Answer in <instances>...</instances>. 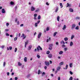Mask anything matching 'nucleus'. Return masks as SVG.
Here are the masks:
<instances>
[{
  "instance_id": "nucleus-24",
  "label": "nucleus",
  "mask_w": 80,
  "mask_h": 80,
  "mask_svg": "<svg viewBox=\"0 0 80 80\" xmlns=\"http://www.w3.org/2000/svg\"><path fill=\"white\" fill-rule=\"evenodd\" d=\"M73 38H74V35H72L71 36V40H72V39H73Z\"/></svg>"
},
{
  "instance_id": "nucleus-18",
  "label": "nucleus",
  "mask_w": 80,
  "mask_h": 80,
  "mask_svg": "<svg viewBox=\"0 0 80 80\" xmlns=\"http://www.w3.org/2000/svg\"><path fill=\"white\" fill-rule=\"evenodd\" d=\"M57 34V32H55L54 33L53 37H55L56 35Z\"/></svg>"
},
{
  "instance_id": "nucleus-43",
  "label": "nucleus",
  "mask_w": 80,
  "mask_h": 80,
  "mask_svg": "<svg viewBox=\"0 0 80 80\" xmlns=\"http://www.w3.org/2000/svg\"><path fill=\"white\" fill-rule=\"evenodd\" d=\"M17 40V37H16L14 38V41H16Z\"/></svg>"
},
{
  "instance_id": "nucleus-2",
  "label": "nucleus",
  "mask_w": 80,
  "mask_h": 80,
  "mask_svg": "<svg viewBox=\"0 0 80 80\" xmlns=\"http://www.w3.org/2000/svg\"><path fill=\"white\" fill-rule=\"evenodd\" d=\"M53 46V45L52 44H51L49 45V50H52V47Z\"/></svg>"
},
{
  "instance_id": "nucleus-37",
  "label": "nucleus",
  "mask_w": 80,
  "mask_h": 80,
  "mask_svg": "<svg viewBox=\"0 0 80 80\" xmlns=\"http://www.w3.org/2000/svg\"><path fill=\"white\" fill-rule=\"evenodd\" d=\"M69 66L70 68H71L72 67V63H70L69 64Z\"/></svg>"
},
{
  "instance_id": "nucleus-40",
  "label": "nucleus",
  "mask_w": 80,
  "mask_h": 80,
  "mask_svg": "<svg viewBox=\"0 0 80 80\" xmlns=\"http://www.w3.org/2000/svg\"><path fill=\"white\" fill-rule=\"evenodd\" d=\"M17 48H16L14 49L15 52H17Z\"/></svg>"
},
{
  "instance_id": "nucleus-47",
  "label": "nucleus",
  "mask_w": 80,
  "mask_h": 80,
  "mask_svg": "<svg viewBox=\"0 0 80 80\" xmlns=\"http://www.w3.org/2000/svg\"><path fill=\"white\" fill-rule=\"evenodd\" d=\"M69 73L71 75H73V72L72 71H70Z\"/></svg>"
},
{
  "instance_id": "nucleus-20",
  "label": "nucleus",
  "mask_w": 80,
  "mask_h": 80,
  "mask_svg": "<svg viewBox=\"0 0 80 80\" xmlns=\"http://www.w3.org/2000/svg\"><path fill=\"white\" fill-rule=\"evenodd\" d=\"M59 19H60V17H59V16H58L57 17V20L58 22H59Z\"/></svg>"
},
{
  "instance_id": "nucleus-59",
  "label": "nucleus",
  "mask_w": 80,
  "mask_h": 80,
  "mask_svg": "<svg viewBox=\"0 0 80 80\" xmlns=\"http://www.w3.org/2000/svg\"><path fill=\"white\" fill-rule=\"evenodd\" d=\"M4 47H5V46H2L1 47V48H4Z\"/></svg>"
},
{
  "instance_id": "nucleus-6",
  "label": "nucleus",
  "mask_w": 80,
  "mask_h": 80,
  "mask_svg": "<svg viewBox=\"0 0 80 80\" xmlns=\"http://www.w3.org/2000/svg\"><path fill=\"white\" fill-rule=\"evenodd\" d=\"M52 54H50L48 55V57L49 58H52Z\"/></svg>"
},
{
  "instance_id": "nucleus-30",
  "label": "nucleus",
  "mask_w": 80,
  "mask_h": 80,
  "mask_svg": "<svg viewBox=\"0 0 80 80\" xmlns=\"http://www.w3.org/2000/svg\"><path fill=\"white\" fill-rule=\"evenodd\" d=\"M65 41H67L68 40V38L67 37H66L64 38Z\"/></svg>"
},
{
  "instance_id": "nucleus-58",
  "label": "nucleus",
  "mask_w": 80,
  "mask_h": 80,
  "mask_svg": "<svg viewBox=\"0 0 80 80\" xmlns=\"http://www.w3.org/2000/svg\"><path fill=\"white\" fill-rule=\"evenodd\" d=\"M20 27H23V24H21L20 25Z\"/></svg>"
},
{
  "instance_id": "nucleus-64",
  "label": "nucleus",
  "mask_w": 80,
  "mask_h": 80,
  "mask_svg": "<svg viewBox=\"0 0 80 80\" xmlns=\"http://www.w3.org/2000/svg\"><path fill=\"white\" fill-rule=\"evenodd\" d=\"M44 33H46V30L44 29Z\"/></svg>"
},
{
  "instance_id": "nucleus-7",
  "label": "nucleus",
  "mask_w": 80,
  "mask_h": 80,
  "mask_svg": "<svg viewBox=\"0 0 80 80\" xmlns=\"http://www.w3.org/2000/svg\"><path fill=\"white\" fill-rule=\"evenodd\" d=\"M21 37H23V39H25L26 38V36H25V34L23 33L22 34V35L21 36Z\"/></svg>"
},
{
  "instance_id": "nucleus-61",
  "label": "nucleus",
  "mask_w": 80,
  "mask_h": 80,
  "mask_svg": "<svg viewBox=\"0 0 80 80\" xmlns=\"http://www.w3.org/2000/svg\"><path fill=\"white\" fill-rule=\"evenodd\" d=\"M42 75H45V72H43L42 73Z\"/></svg>"
},
{
  "instance_id": "nucleus-17",
  "label": "nucleus",
  "mask_w": 80,
  "mask_h": 80,
  "mask_svg": "<svg viewBox=\"0 0 80 80\" xmlns=\"http://www.w3.org/2000/svg\"><path fill=\"white\" fill-rule=\"evenodd\" d=\"M31 48H32V46H31V45L29 46L28 48V50H31Z\"/></svg>"
},
{
  "instance_id": "nucleus-50",
  "label": "nucleus",
  "mask_w": 80,
  "mask_h": 80,
  "mask_svg": "<svg viewBox=\"0 0 80 80\" xmlns=\"http://www.w3.org/2000/svg\"><path fill=\"white\" fill-rule=\"evenodd\" d=\"M30 74L28 75L27 76V78H29V77H30Z\"/></svg>"
},
{
  "instance_id": "nucleus-56",
  "label": "nucleus",
  "mask_w": 80,
  "mask_h": 80,
  "mask_svg": "<svg viewBox=\"0 0 80 80\" xmlns=\"http://www.w3.org/2000/svg\"><path fill=\"white\" fill-rule=\"evenodd\" d=\"M14 75V73L13 72H12L11 74V75L12 76H13Z\"/></svg>"
},
{
  "instance_id": "nucleus-12",
  "label": "nucleus",
  "mask_w": 80,
  "mask_h": 80,
  "mask_svg": "<svg viewBox=\"0 0 80 80\" xmlns=\"http://www.w3.org/2000/svg\"><path fill=\"white\" fill-rule=\"evenodd\" d=\"M61 68V67L60 66H59L57 68V70L58 71H59L60 70V69Z\"/></svg>"
},
{
  "instance_id": "nucleus-13",
  "label": "nucleus",
  "mask_w": 80,
  "mask_h": 80,
  "mask_svg": "<svg viewBox=\"0 0 80 80\" xmlns=\"http://www.w3.org/2000/svg\"><path fill=\"white\" fill-rule=\"evenodd\" d=\"M45 64L47 66H48L50 65V63L48 62H45Z\"/></svg>"
},
{
  "instance_id": "nucleus-52",
  "label": "nucleus",
  "mask_w": 80,
  "mask_h": 80,
  "mask_svg": "<svg viewBox=\"0 0 80 80\" xmlns=\"http://www.w3.org/2000/svg\"><path fill=\"white\" fill-rule=\"evenodd\" d=\"M44 68L45 70H47V67L46 66H44Z\"/></svg>"
},
{
  "instance_id": "nucleus-55",
  "label": "nucleus",
  "mask_w": 80,
  "mask_h": 80,
  "mask_svg": "<svg viewBox=\"0 0 80 80\" xmlns=\"http://www.w3.org/2000/svg\"><path fill=\"white\" fill-rule=\"evenodd\" d=\"M15 80H18V78L15 77Z\"/></svg>"
},
{
  "instance_id": "nucleus-9",
  "label": "nucleus",
  "mask_w": 80,
  "mask_h": 80,
  "mask_svg": "<svg viewBox=\"0 0 80 80\" xmlns=\"http://www.w3.org/2000/svg\"><path fill=\"white\" fill-rule=\"evenodd\" d=\"M35 10V8H34L32 6L31 7V11H34Z\"/></svg>"
},
{
  "instance_id": "nucleus-23",
  "label": "nucleus",
  "mask_w": 80,
  "mask_h": 80,
  "mask_svg": "<svg viewBox=\"0 0 80 80\" xmlns=\"http://www.w3.org/2000/svg\"><path fill=\"white\" fill-rule=\"evenodd\" d=\"M10 4L11 5H14V2L12 1L11 2H10Z\"/></svg>"
},
{
  "instance_id": "nucleus-1",
  "label": "nucleus",
  "mask_w": 80,
  "mask_h": 80,
  "mask_svg": "<svg viewBox=\"0 0 80 80\" xmlns=\"http://www.w3.org/2000/svg\"><path fill=\"white\" fill-rule=\"evenodd\" d=\"M37 50L38 52H39L40 50H42V48L40 47V46H38V47H37Z\"/></svg>"
},
{
  "instance_id": "nucleus-19",
  "label": "nucleus",
  "mask_w": 80,
  "mask_h": 80,
  "mask_svg": "<svg viewBox=\"0 0 80 80\" xmlns=\"http://www.w3.org/2000/svg\"><path fill=\"white\" fill-rule=\"evenodd\" d=\"M63 64V62H61L59 63V65L60 66L61 65H62Z\"/></svg>"
},
{
  "instance_id": "nucleus-26",
  "label": "nucleus",
  "mask_w": 80,
  "mask_h": 80,
  "mask_svg": "<svg viewBox=\"0 0 80 80\" xmlns=\"http://www.w3.org/2000/svg\"><path fill=\"white\" fill-rule=\"evenodd\" d=\"M35 27H37L38 26V24H37V23L36 22L35 24Z\"/></svg>"
},
{
  "instance_id": "nucleus-16",
  "label": "nucleus",
  "mask_w": 80,
  "mask_h": 80,
  "mask_svg": "<svg viewBox=\"0 0 80 80\" xmlns=\"http://www.w3.org/2000/svg\"><path fill=\"white\" fill-rule=\"evenodd\" d=\"M37 58H38L39 59L40 58V55H39L38 53L37 54Z\"/></svg>"
},
{
  "instance_id": "nucleus-42",
  "label": "nucleus",
  "mask_w": 80,
  "mask_h": 80,
  "mask_svg": "<svg viewBox=\"0 0 80 80\" xmlns=\"http://www.w3.org/2000/svg\"><path fill=\"white\" fill-rule=\"evenodd\" d=\"M6 63V62H3V66L4 67H5V64Z\"/></svg>"
},
{
  "instance_id": "nucleus-31",
  "label": "nucleus",
  "mask_w": 80,
  "mask_h": 80,
  "mask_svg": "<svg viewBox=\"0 0 80 80\" xmlns=\"http://www.w3.org/2000/svg\"><path fill=\"white\" fill-rule=\"evenodd\" d=\"M61 44H62V43H63V44H65V42H64V41H62L61 42Z\"/></svg>"
},
{
  "instance_id": "nucleus-45",
  "label": "nucleus",
  "mask_w": 80,
  "mask_h": 80,
  "mask_svg": "<svg viewBox=\"0 0 80 80\" xmlns=\"http://www.w3.org/2000/svg\"><path fill=\"white\" fill-rule=\"evenodd\" d=\"M9 25V23H6V26H7V27H8Z\"/></svg>"
},
{
  "instance_id": "nucleus-32",
  "label": "nucleus",
  "mask_w": 80,
  "mask_h": 80,
  "mask_svg": "<svg viewBox=\"0 0 80 80\" xmlns=\"http://www.w3.org/2000/svg\"><path fill=\"white\" fill-rule=\"evenodd\" d=\"M73 80V77H70L69 79V80Z\"/></svg>"
},
{
  "instance_id": "nucleus-3",
  "label": "nucleus",
  "mask_w": 80,
  "mask_h": 80,
  "mask_svg": "<svg viewBox=\"0 0 80 80\" xmlns=\"http://www.w3.org/2000/svg\"><path fill=\"white\" fill-rule=\"evenodd\" d=\"M42 36V33L41 32H39V34L38 36V38H40V37H41V36Z\"/></svg>"
},
{
  "instance_id": "nucleus-21",
  "label": "nucleus",
  "mask_w": 80,
  "mask_h": 80,
  "mask_svg": "<svg viewBox=\"0 0 80 80\" xmlns=\"http://www.w3.org/2000/svg\"><path fill=\"white\" fill-rule=\"evenodd\" d=\"M27 57H25L24 58V61L25 62H27Z\"/></svg>"
},
{
  "instance_id": "nucleus-15",
  "label": "nucleus",
  "mask_w": 80,
  "mask_h": 80,
  "mask_svg": "<svg viewBox=\"0 0 80 80\" xmlns=\"http://www.w3.org/2000/svg\"><path fill=\"white\" fill-rule=\"evenodd\" d=\"M2 13H5V9H2Z\"/></svg>"
},
{
  "instance_id": "nucleus-5",
  "label": "nucleus",
  "mask_w": 80,
  "mask_h": 80,
  "mask_svg": "<svg viewBox=\"0 0 80 80\" xmlns=\"http://www.w3.org/2000/svg\"><path fill=\"white\" fill-rule=\"evenodd\" d=\"M67 6H66V7H71V6H72V5L71 4H69V3L68 2L67 3Z\"/></svg>"
},
{
  "instance_id": "nucleus-35",
  "label": "nucleus",
  "mask_w": 80,
  "mask_h": 80,
  "mask_svg": "<svg viewBox=\"0 0 80 80\" xmlns=\"http://www.w3.org/2000/svg\"><path fill=\"white\" fill-rule=\"evenodd\" d=\"M68 68V65H66L65 67V70H67Z\"/></svg>"
},
{
  "instance_id": "nucleus-36",
  "label": "nucleus",
  "mask_w": 80,
  "mask_h": 80,
  "mask_svg": "<svg viewBox=\"0 0 80 80\" xmlns=\"http://www.w3.org/2000/svg\"><path fill=\"white\" fill-rule=\"evenodd\" d=\"M60 5L61 7V8H62V7H63V5H62V3H60Z\"/></svg>"
},
{
  "instance_id": "nucleus-38",
  "label": "nucleus",
  "mask_w": 80,
  "mask_h": 80,
  "mask_svg": "<svg viewBox=\"0 0 80 80\" xmlns=\"http://www.w3.org/2000/svg\"><path fill=\"white\" fill-rule=\"evenodd\" d=\"M49 29H50V28L49 27H48L46 28V31H48L49 30Z\"/></svg>"
},
{
  "instance_id": "nucleus-44",
  "label": "nucleus",
  "mask_w": 80,
  "mask_h": 80,
  "mask_svg": "<svg viewBox=\"0 0 80 80\" xmlns=\"http://www.w3.org/2000/svg\"><path fill=\"white\" fill-rule=\"evenodd\" d=\"M75 29L76 30H78V26H77L75 28Z\"/></svg>"
},
{
  "instance_id": "nucleus-53",
  "label": "nucleus",
  "mask_w": 80,
  "mask_h": 80,
  "mask_svg": "<svg viewBox=\"0 0 80 80\" xmlns=\"http://www.w3.org/2000/svg\"><path fill=\"white\" fill-rule=\"evenodd\" d=\"M9 75H10V73L9 72H8L7 73V75L8 76H9Z\"/></svg>"
},
{
  "instance_id": "nucleus-8",
  "label": "nucleus",
  "mask_w": 80,
  "mask_h": 80,
  "mask_svg": "<svg viewBox=\"0 0 80 80\" xmlns=\"http://www.w3.org/2000/svg\"><path fill=\"white\" fill-rule=\"evenodd\" d=\"M67 28V26H66V25H64L63 27L62 28V30H65Z\"/></svg>"
},
{
  "instance_id": "nucleus-11",
  "label": "nucleus",
  "mask_w": 80,
  "mask_h": 80,
  "mask_svg": "<svg viewBox=\"0 0 80 80\" xmlns=\"http://www.w3.org/2000/svg\"><path fill=\"white\" fill-rule=\"evenodd\" d=\"M42 72L41 71H40V70H38V75H40V74H42Z\"/></svg>"
},
{
  "instance_id": "nucleus-34",
  "label": "nucleus",
  "mask_w": 80,
  "mask_h": 80,
  "mask_svg": "<svg viewBox=\"0 0 80 80\" xmlns=\"http://www.w3.org/2000/svg\"><path fill=\"white\" fill-rule=\"evenodd\" d=\"M64 50L65 52H66V51H67V50H68V49H67V48H65Z\"/></svg>"
},
{
  "instance_id": "nucleus-39",
  "label": "nucleus",
  "mask_w": 80,
  "mask_h": 80,
  "mask_svg": "<svg viewBox=\"0 0 80 80\" xmlns=\"http://www.w3.org/2000/svg\"><path fill=\"white\" fill-rule=\"evenodd\" d=\"M41 18V16H40V15H39L38 17V20H40Z\"/></svg>"
},
{
  "instance_id": "nucleus-63",
  "label": "nucleus",
  "mask_w": 80,
  "mask_h": 80,
  "mask_svg": "<svg viewBox=\"0 0 80 80\" xmlns=\"http://www.w3.org/2000/svg\"><path fill=\"white\" fill-rule=\"evenodd\" d=\"M58 80H60V77L58 78Z\"/></svg>"
},
{
  "instance_id": "nucleus-27",
  "label": "nucleus",
  "mask_w": 80,
  "mask_h": 80,
  "mask_svg": "<svg viewBox=\"0 0 80 80\" xmlns=\"http://www.w3.org/2000/svg\"><path fill=\"white\" fill-rule=\"evenodd\" d=\"M50 40V37L49 39H48L47 40V42H48Z\"/></svg>"
},
{
  "instance_id": "nucleus-48",
  "label": "nucleus",
  "mask_w": 80,
  "mask_h": 80,
  "mask_svg": "<svg viewBox=\"0 0 80 80\" xmlns=\"http://www.w3.org/2000/svg\"><path fill=\"white\" fill-rule=\"evenodd\" d=\"M76 19H77V20H79L80 19V17H77L76 18Z\"/></svg>"
},
{
  "instance_id": "nucleus-14",
  "label": "nucleus",
  "mask_w": 80,
  "mask_h": 80,
  "mask_svg": "<svg viewBox=\"0 0 80 80\" xmlns=\"http://www.w3.org/2000/svg\"><path fill=\"white\" fill-rule=\"evenodd\" d=\"M40 12V9L39 8H37L36 9V10L35 11L36 12Z\"/></svg>"
},
{
  "instance_id": "nucleus-46",
  "label": "nucleus",
  "mask_w": 80,
  "mask_h": 80,
  "mask_svg": "<svg viewBox=\"0 0 80 80\" xmlns=\"http://www.w3.org/2000/svg\"><path fill=\"white\" fill-rule=\"evenodd\" d=\"M6 36H9V35H10L8 33H6Z\"/></svg>"
},
{
  "instance_id": "nucleus-22",
  "label": "nucleus",
  "mask_w": 80,
  "mask_h": 80,
  "mask_svg": "<svg viewBox=\"0 0 80 80\" xmlns=\"http://www.w3.org/2000/svg\"><path fill=\"white\" fill-rule=\"evenodd\" d=\"M58 7H57L56 9L55 10V12H58Z\"/></svg>"
},
{
  "instance_id": "nucleus-62",
  "label": "nucleus",
  "mask_w": 80,
  "mask_h": 80,
  "mask_svg": "<svg viewBox=\"0 0 80 80\" xmlns=\"http://www.w3.org/2000/svg\"><path fill=\"white\" fill-rule=\"evenodd\" d=\"M34 20H37V18H36V17H34Z\"/></svg>"
},
{
  "instance_id": "nucleus-4",
  "label": "nucleus",
  "mask_w": 80,
  "mask_h": 80,
  "mask_svg": "<svg viewBox=\"0 0 80 80\" xmlns=\"http://www.w3.org/2000/svg\"><path fill=\"white\" fill-rule=\"evenodd\" d=\"M76 25L75 24H73L72 25V26L71 28V29L72 30H73L74 28H75V27Z\"/></svg>"
},
{
  "instance_id": "nucleus-49",
  "label": "nucleus",
  "mask_w": 80,
  "mask_h": 80,
  "mask_svg": "<svg viewBox=\"0 0 80 80\" xmlns=\"http://www.w3.org/2000/svg\"><path fill=\"white\" fill-rule=\"evenodd\" d=\"M40 20H38V22H37V24H38L39 23H40Z\"/></svg>"
},
{
  "instance_id": "nucleus-51",
  "label": "nucleus",
  "mask_w": 80,
  "mask_h": 80,
  "mask_svg": "<svg viewBox=\"0 0 80 80\" xmlns=\"http://www.w3.org/2000/svg\"><path fill=\"white\" fill-rule=\"evenodd\" d=\"M34 17H37V14H34Z\"/></svg>"
},
{
  "instance_id": "nucleus-54",
  "label": "nucleus",
  "mask_w": 80,
  "mask_h": 80,
  "mask_svg": "<svg viewBox=\"0 0 80 80\" xmlns=\"http://www.w3.org/2000/svg\"><path fill=\"white\" fill-rule=\"evenodd\" d=\"M9 50H12V47H9Z\"/></svg>"
},
{
  "instance_id": "nucleus-10",
  "label": "nucleus",
  "mask_w": 80,
  "mask_h": 80,
  "mask_svg": "<svg viewBox=\"0 0 80 80\" xmlns=\"http://www.w3.org/2000/svg\"><path fill=\"white\" fill-rule=\"evenodd\" d=\"M69 11L70 12H73V10L72 8H70L69 9Z\"/></svg>"
},
{
  "instance_id": "nucleus-28",
  "label": "nucleus",
  "mask_w": 80,
  "mask_h": 80,
  "mask_svg": "<svg viewBox=\"0 0 80 80\" xmlns=\"http://www.w3.org/2000/svg\"><path fill=\"white\" fill-rule=\"evenodd\" d=\"M59 54L60 55H62V54L63 53V51H60L59 53Z\"/></svg>"
},
{
  "instance_id": "nucleus-25",
  "label": "nucleus",
  "mask_w": 80,
  "mask_h": 80,
  "mask_svg": "<svg viewBox=\"0 0 80 80\" xmlns=\"http://www.w3.org/2000/svg\"><path fill=\"white\" fill-rule=\"evenodd\" d=\"M28 44V41H27L25 42V47L26 48V46H27V44Z\"/></svg>"
},
{
  "instance_id": "nucleus-41",
  "label": "nucleus",
  "mask_w": 80,
  "mask_h": 80,
  "mask_svg": "<svg viewBox=\"0 0 80 80\" xmlns=\"http://www.w3.org/2000/svg\"><path fill=\"white\" fill-rule=\"evenodd\" d=\"M50 53V51H48L47 52V54H48V55Z\"/></svg>"
},
{
  "instance_id": "nucleus-57",
  "label": "nucleus",
  "mask_w": 80,
  "mask_h": 80,
  "mask_svg": "<svg viewBox=\"0 0 80 80\" xmlns=\"http://www.w3.org/2000/svg\"><path fill=\"white\" fill-rule=\"evenodd\" d=\"M62 47H65V45L64 44H63L62 46Z\"/></svg>"
},
{
  "instance_id": "nucleus-29",
  "label": "nucleus",
  "mask_w": 80,
  "mask_h": 80,
  "mask_svg": "<svg viewBox=\"0 0 80 80\" xmlns=\"http://www.w3.org/2000/svg\"><path fill=\"white\" fill-rule=\"evenodd\" d=\"M73 45V42H71L70 43V46H71Z\"/></svg>"
},
{
  "instance_id": "nucleus-33",
  "label": "nucleus",
  "mask_w": 80,
  "mask_h": 80,
  "mask_svg": "<svg viewBox=\"0 0 80 80\" xmlns=\"http://www.w3.org/2000/svg\"><path fill=\"white\" fill-rule=\"evenodd\" d=\"M22 65V63H20V62H18V65H19V66H21V65Z\"/></svg>"
},
{
  "instance_id": "nucleus-60",
  "label": "nucleus",
  "mask_w": 80,
  "mask_h": 80,
  "mask_svg": "<svg viewBox=\"0 0 80 80\" xmlns=\"http://www.w3.org/2000/svg\"><path fill=\"white\" fill-rule=\"evenodd\" d=\"M46 4L47 5H49V4L48 2H46Z\"/></svg>"
}]
</instances>
